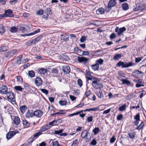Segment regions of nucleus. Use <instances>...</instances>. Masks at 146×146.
Listing matches in <instances>:
<instances>
[{"mask_svg":"<svg viewBox=\"0 0 146 146\" xmlns=\"http://www.w3.org/2000/svg\"><path fill=\"white\" fill-rule=\"evenodd\" d=\"M86 39V36H82L80 39V41L81 42H83L85 41Z\"/></svg>","mask_w":146,"mask_h":146,"instance_id":"49","label":"nucleus"},{"mask_svg":"<svg viewBox=\"0 0 146 146\" xmlns=\"http://www.w3.org/2000/svg\"><path fill=\"white\" fill-rule=\"evenodd\" d=\"M5 31L4 27L2 25L0 26V33L1 34L4 33Z\"/></svg>","mask_w":146,"mask_h":146,"instance_id":"45","label":"nucleus"},{"mask_svg":"<svg viewBox=\"0 0 146 146\" xmlns=\"http://www.w3.org/2000/svg\"><path fill=\"white\" fill-rule=\"evenodd\" d=\"M26 116L27 117H32L33 116H34V112H30L29 110H28L27 112L26 113Z\"/></svg>","mask_w":146,"mask_h":146,"instance_id":"35","label":"nucleus"},{"mask_svg":"<svg viewBox=\"0 0 146 146\" xmlns=\"http://www.w3.org/2000/svg\"><path fill=\"white\" fill-rule=\"evenodd\" d=\"M122 9L125 11L128 10L129 8V6L127 3H123L122 5Z\"/></svg>","mask_w":146,"mask_h":146,"instance_id":"27","label":"nucleus"},{"mask_svg":"<svg viewBox=\"0 0 146 146\" xmlns=\"http://www.w3.org/2000/svg\"><path fill=\"white\" fill-rule=\"evenodd\" d=\"M116 4V1L115 0H110L108 3V7L109 8L113 7L115 6Z\"/></svg>","mask_w":146,"mask_h":146,"instance_id":"17","label":"nucleus"},{"mask_svg":"<svg viewBox=\"0 0 146 146\" xmlns=\"http://www.w3.org/2000/svg\"><path fill=\"white\" fill-rule=\"evenodd\" d=\"M62 122V120L61 119H59L57 120H55V125H59Z\"/></svg>","mask_w":146,"mask_h":146,"instance_id":"53","label":"nucleus"},{"mask_svg":"<svg viewBox=\"0 0 146 146\" xmlns=\"http://www.w3.org/2000/svg\"><path fill=\"white\" fill-rule=\"evenodd\" d=\"M8 88L5 85H2L0 88V92L1 94H5L7 92Z\"/></svg>","mask_w":146,"mask_h":146,"instance_id":"8","label":"nucleus"},{"mask_svg":"<svg viewBox=\"0 0 146 146\" xmlns=\"http://www.w3.org/2000/svg\"><path fill=\"white\" fill-rule=\"evenodd\" d=\"M133 76L137 78H142L144 75V73L139 70H135L132 73Z\"/></svg>","mask_w":146,"mask_h":146,"instance_id":"3","label":"nucleus"},{"mask_svg":"<svg viewBox=\"0 0 146 146\" xmlns=\"http://www.w3.org/2000/svg\"><path fill=\"white\" fill-rule=\"evenodd\" d=\"M144 123L141 122V123L137 127L136 129L140 130L142 129L144 126Z\"/></svg>","mask_w":146,"mask_h":146,"instance_id":"48","label":"nucleus"},{"mask_svg":"<svg viewBox=\"0 0 146 146\" xmlns=\"http://www.w3.org/2000/svg\"><path fill=\"white\" fill-rule=\"evenodd\" d=\"M17 79V81L19 83H21L23 82L22 78L21 76H17L16 77Z\"/></svg>","mask_w":146,"mask_h":146,"instance_id":"43","label":"nucleus"},{"mask_svg":"<svg viewBox=\"0 0 146 146\" xmlns=\"http://www.w3.org/2000/svg\"><path fill=\"white\" fill-rule=\"evenodd\" d=\"M17 0H10L9 1V3L11 5H13L17 3Z\"/></svg>","mask_w":146,"mask_h":146,"instance_id":"50","label":"nucleus"},{"mask_svg":"<svg viewBox=\"0 0 146 146\" xmlns=\"http://www.w3.org/2000/svg\"><path fill=\"white\" fill-rule=\"evenodd\" d=\"M122 82V84H126L127 85H129L131 84L130 82L127 79H123L120 80Z\"/></svg>","mask_w":146,"mask_h":146,"instance_id":"30","label":"nucleus"},{"mask_svg":"<svg viewBox=\"0 0 146 146\" xmlns=\"http://www.w3.org/2000/svg\"><path fill=\"white\" fill-rule=\"evenodd\" d=\"M4 13L5 15V17H13L14 15L13 14V11L11 9L5 10Z\"/></svg>","mask_w":146,"mask_h":146,"instance_id":"5","label":"nucleus"},{"mask_svg":"<svg viewBox=\"0 0 146 146\" xmlns=\"http://www.w3.org/2000/svg\"><path fill=\"white\" fill-rule=\"evenodd\" d=\"M20 31H22V32L24 33L26 32V30L25 29V27L24 26H21L19 29Z\"/></svg>","mask_w":146,"mask_h":146,"instance_id":"58","label":"nucleus"},{"mask_svg":"<svg viewBox=\"0 0 146 146\" xmlns=\"http://www.w3.org/2000/svg\"><path fill=\"white\" fill-rule=\"evenodd\" d=\"M77 83L78 84L80 87H81L83 85L82 81L81 80V79H79L78 80Z\"/></svg>","mask_w":146,"mask_h":146,"instance_id":"54","label":"nucleus"},{"mask_svg":"<svg viewBox=\"0 0 146 146\" xmlns=\"http://www.w3.org/2000/svg\"><path fill=\"white\" fill-rule=\"evenodd\" d=\"M52 146H61L57 141H56L52 143Z\"/></svg>","mask_w":146,"mask_h":146,"instance_id":"52","label":"nucleus"},{"mask_svg":"<svg viewBox=\"0 0 146 146\" xmlns=\"http://www.w3.org/2000/svg\"><path fill=\"white\" fill-rule=\"evenodd\" d=\"M102 54V51H98L94 53V55L95 56H100Z\"/></svg>","mask_w":146,"mask_h":146,"instance_id":"51","label":"nucleus"},{"mask_svg":"<svg viewBox=\"0 0 146 146\" xmlns=\"http://www.w3.org/2000/svg\"><path fill=\"white\" fill-rule=\"evenodd\" d=\"M129 137L131 139H133L135 137V133L133 131H131L128 134Z\"/></svg>","mask_w":146,"mask_h":146,"instance_id":"22","label":"nucleus"},{"mask_svg":"<svg viewBox=\"0 0 146 146\" xmlns=\"http://www.w3.org/2000/svg\"><path fill=\"white\" fill-rule=\"evenodd\" d=\"M91 92L90 90H89L86 91L84 94V96L86 98L88 97L91 94Z\"/></svg>","mask_w":146,"mask_h":146,"instance_id":"47","label":"nucleus"},{"mask_svg":"<svg viewBox=\"0 0 146 146\" xmlns=\"http://www.w3.org/2000/svg\"><path fill=\"white\" fill-rule=\"evenodd\" d=\"M15 89L16 90L18 91H22L23 89L20 86H16L14 87Z\"/></svg>","mask_w":146,"mask_h":146,"instance_id":"44","label":"nucleus"},{"mask_svg":"<svg viewBox=\"0 0 146 146\" xmlns=\"http://www.w3.org/2000/svg\"><path fill=\"white\" fill-rule=\"evenodd\" d=\"M63 131V129H61L58 131H54V134L55 135H59L62 133Z\"/></svg>","mask_w":146,"mask_h":146,"instance_id":"46","label":"nucleus"},{"mask_svg":"<svg viewBox=\"0 0 146 146\" xmlns=\"http://www.w3.org/2000/svg\"><path fill=\"white\" fill-rule=\"evenodd\" d=\"M62 70L64 72L65 74H69L70 71V66H68L65 65L62 66Z\"/></svg>","mask_w":146,"mask_h":146,"instance_id":"11","label":"nucleus"},{"mask_svg":"<svg viewBox=\"0 0 146 146\" xmlns=\"http://www.w3.org/2000/svg\"><path fill=\"white\" fill-rule=\"evenodd\" d=\"M34 116L36 117H40L43 114V112L40 110H36L34 112Z\"/></svg>","mask_w":146,"mask_h":146,"instance_id":"12","label":"nucleus"},{"mask_svg":"<svg viewBox=\"0 0 146 146\" xmlns=\"http://www.w3.org/2000/svg\"><path fill=\"white\" fill-rule=\"evenodd\" d=\"M96 95L100 98H103L104 97L103 93L102 90H100L98 92L96 93Z\"/></svg>","mask_w":146,"mask_h":146,"instance_id":"23","label":"nucleus"},{"mask_svg":"<svg viewBox=\"0 0 146 146\" xmlns=\"http://www.w3.org/2000/svg\"><path fill=\"white\" fill-rule=\"evenodd\" d=\"M92 84L93 87L96 89H100L103 87L102 84L97 78H95L94 80L92 81Z\"/></svg>","mask_w":146,"mask_h":146,"instance_id":"1","label":"nucleus"},{"mask_svg":"<svg viewBox=\"0 0 146 146\" xmlns=\"http://www.w3.org/2000/svg\"><path fill=\"white\" fill-rule=\"evenodd\" d=\"M88 131H89L88 129L82 131L81 134V136L82 138L83 139H85L86 141L88 139Z\"/></svg>","mask_w":146,"mask_h":146,"instance_id":"7","label":"nucleus"},{"mask_svg":"<svg viewBox=\"0 0 146 146\" xmlns=\"http://www.w3.org/2000/svg\"><path fill=\"white\" fill-rule=\"evenodd\" d=\"M40 31V29H38L37 30L34 31L33 32L31 33H29L27 34L24 35H23V36H29L34 35V34H36V33H39Z\"/></svg>","mask_w":146,"mask_h":146,"instance_id":"25","label":"nucleus"},{"mask_svg":"<svg viewBox=\"0 0 146 146\" xmlns=\"http://www.w3.org/2000/svg\"><path fill=\"white\" fill-rule=\"evenodd\" d=\"M121 56V54H117L113 57V59L115 60H116L120 58Z\"/></svg>","mask_w":146,"mask_h":146,"instance_id":"39","label":"nucleus"},{"mask_svg":"<svg viewBox=\"0 0 146 146\" xmlns=\"http://www.w3.org/2000/svg\"><path fill=\"white\" fill-rule=\"evenodd\" d=\"M41 91L43 93L45 94L46 95H47L48 94V91L47 90L45 89H41Z\"/></svg>","mask_w":146,"mask_h":146,"instance_id":"61","label":"nucleus"},{"mask_svg":"<svg viewBox=\"0 0 146 146\" xmlns=\"http://www.w3.org/2000/svg\"><path fill=\"white\" fill-rule=\"evenodd\" d=\"M44 13L43 10L42 9H40L36 11V14L38 15H41L43 14Z\"/></svg>","mask_w":146,"mask_h":146,"instance_id":"41","label":"nucleus"},{"mask_svg":"<svg viewBox=\"0 0 146 146\" xmlns=\"http://www.w3.org/2000/svg\"><path fill=\"white\" fill-rule=\"evenodd\" d=\"M7 98L9 100H12L14 98L13 93L11 92H7Z\"/></svg>","mask_w":146,"mask_h":146,"instance_id":"15","label":"nucleus"},{"mask_svg":"<svg viewBox=\"0 0 146 146\" xmlns=\"http://www.w3.org/2000/svg\"><path fill=\"white\" fill-rule=\"evenodd\" d=\"M104 62V60L100 58L99 59L96 60L95 61V63L97 64L98 65H101Z\"/></svg>","mask_w":146,"mask_h":146,"instance_id":"29","label":"nucleus"},{"mask_svg":"<svg viewBox=\"0 0 146 146\" xmlns=\"http://www.w3.org/2000/svg\"><path fill=\"white\" fill-rule=\"evenodd\" d=\"M83 111V110H82L79 111L77 112L76 113H74L72 114H69L68 116H72L74 115H77L78 114H79V113H82Z\"/></svg>","mask_w":146,"mask_h":146,"instance_id":"42","label":"nucleus"},{"mask_svg":"<svg viewBox=\"0 0 146 146\" xmlns=\"http://www.w3.org/2000/svg\"><path fill=\"white\" fill-rule=\"evenodd\" d=\"M86 77L87 80V81L86 82V83L88 82L89 80H93L95 79V77H93L92 76L88 74V73H87V74L86 76Z\"/></svg>","mask_w":146,"mask_h":146,"instance_id":"21","label":"nucleus"},{"mask_svg":"<svg viewBox=\"0 0 146 146\" xmlns=\"http://www.w3.org/2000/svg\"><path fill=\"white\" fill-rule=\"evenodd\" d=\"M99 131L100 129L99 127H95L92 131V132L95 135H96Z\"/></svg>","mask_w":146,"mask_h":146,"instance_id":"38","label":"nucleus"},{"mask_svg":"<svg viewBox=\"0 0 146 146\" xmlns=\"http://www.w3.org/2000/svg\"><path fill=\"white\" fill-rule=\"evenodd\" d=\"M104 13V8H101L96 11V13L97 14H102Z\"/></svg>","mask_w":146,"mask_h":146,"instance_id":"24","label":"nucleus"},{"mask_svg":"<svg viewBox=\"0 0 146 146\" xmlns=\"http://www.w3.org/2000/svg\"><path fill=\"white\" fill-rule=\"evenodd\" d=\"M78 60L80 63H86L88 61V59L83 56H79L78 58Z\"/></svg>","mask_w":146,"mask_h":146,"instance_id":"13","label":"nucleus"},{"mask_svg":"<svg viewBox=\"0 0 146 146\" xmlns=\"http://www.w3.org/2000/svg\"><path fill=\"white\" fill-rule=\"evenodd\" d=\"M17 50L16 49H13L6 52L5 56L7 58H10L14 55L16 53Z\"/></svg>","mask_w":146,"mask_h":146,"instance_id":"4","label":"nucleus"},{"mask_svg":"<svg viewBox=\"0 0 146 146\" xmlns=\"http://www.w3.org/2000/svg\"><path fill=\"white\" fill-rule=\"evenodd\" d=\"M58 70L56 68H54L52 69L51 70V72L52 73L55 74H57L58 73Z\"/></svg>","mask_w":146,"mask_h":146,"instance_id":"57","label":"nucleus"},{"mask_svg":"<svg viewBox=\"0 0 146 146\" xmlns=\"http://www.w3.org/2000/svg\"><path fill=\"white\" fill-rule=\"evenodd\" d=\"M42 79L39 77H36L35 80V84L38 87L41 86L42 84Z\"/></svg>","mask_w":146,"mask_h":146,"instance_id":"9","label":"nucleus"},{"mask_svg":"<svg viewBox=\"0 0 146 146\" xmlns=\"http://www.w3.org/2000/svg\"><path fill=\"white\" fill-rule=\"evenodd\" d=\"M29 76L31 78L34 77L35 76V72L33 70L29 71L28 72Z\"/></svg>","mask_w":146,"mask_h":146,"instance_id":"34","label":"nucleus"},{"mask_svg":"<svg viewBox=\"0 0 146 146\" xmlns=\"http://www.w3.org/2000/svg\"><path fill=\"white\" fill-rule=\"evenodd\" d=\"M17 131H12L9 132L7 135L6 138L7 139H9L11 138L14 135H15L16 133H18Z\"/></svg>","mask_w":146,"mask_h":146,"instance_id":"10","label":"nucleus"},{"mask_svg":"<svg viewBox=\"0 0 146 146\" xmlns=\"http://www.w3.org/2000/svg\"><path fill=\"white\" fill-rule=\"evenodd\" d=\"M126 104H123L121 106H120L119 109V110L121 111H123L125 110L127 108Z\"/></svg>","mask_w":146,"mask_h":146,"instance_id":"36","label":"nucleus"},{"mask_svg":"<svg viewBox=\"0 0 146 146\" xmlns=\"http://www.w3.org/2000/svg\"><path fill=\"white\" fill-rule=\"evenodd\" d=\"M18 28L15 27H12L10 28V32L12 33H15L17 32Z\"/></svg>","mask_w":146,"mask_h":146,"instance_id":"33","label":"nucleus"},{"mask_svg":"<svg viewBox=\"0 0 146 146\" xmlns=\"http://www.w3.org/2000/svg\"><path fill=\"white\" fill-rule=\"evenodd\" d=\"M59 103L60 106H63L66 104L67 102L66 100H60L59 101Z\"/></svg>","mask_w":146,"mask_h":146,"instance_id":"40","label":"nucleus"},{"mask_svg":"<svg viewBox=\"0 0 146 146\" xmlns=\"http://www.w3.org/2000/svg\"><path fill=\"white\" fill-rule=\"evenodd\" d=\"M8 49V47L7 46H4L0 47V52H5Z\"/></svg>","mask_w":146,"mask_h":146,"instance_id":"31","label":"nucleus"},{"mask_svg":"<svg viewBox=\"0 0 146 146\" xmlns=\"http://www.w3.org/2000/svg\"><path fill=\"white\" fill-rule=\"evenodd\" d=\"M47 70L44 68H41L38 69V73L41 75H44Z\"/></svg>","mask_w":146,"mask_h":146,"instance_id":"19","label":"nucleus"},{"mask_svg":"<svg viewBox=\"0 0 146 146\" xmlns=\"http://www.w3.org/2000/svg\"><path fill=\"white\" fill-rule=\"evenodd\" d=\"M135 65V64L131 62L128 63L124 62L121 61H119L116 64V66L119 67L121 66V68H127Z\"/></svg>","mask_w":146,"mask_h":146,"instance_id":"2","label":"nucleus"},{"mask_svg":"<svg viewBox=\"0 0 146 146\" xmlns=\"http://www.w3.org/2000/svg\"><path fill=\"white\" fill-rule=\"evenodd\" d=\"M19 109L21 112L22 113H24L25 112V111L27 110V108L24 105L21 106Z\"/></svg>","mask_w":146,"mask_h":146,"instance_id":"28","label":"nucleus"},{"mask_svg":"<svg viewBox=\"0 0 146 146\" xmlns=\"http://www.w3.org/2000/svg\"><path fill=\"white\" fill-rule=\"evenodd\" d=\"M97 109L95 108H92L90 109H87L85 110L84 111V112H86L87 111H96V110H97ZM84 111V110H83Z\"/></svg>","mask_w":146,"mask_h":146,"instance_id":"55","label":"nucleus"},{"mask_svg":"<svg viewBox=\"0 0 146 146\" xmlns=\"http://www.w3.org/2000/svg\"><path fill=\"white\" fill-rule=\"evenodd\" d=\"M23 124L26 127H30V124L26 119L23 121Z\"/></svg>","mask_w":146,"mask_h":146,"instance_id":"32","label":"nucleus"},{"mask_svg":"<svg viewBox=\"0 0 146 146\" xmlns=\"http://www.w3.org/2000/svg\"><path fill=\"white\" fill-rule=\"evenodd\" d=\"M20 122V119L18 116H15L14 118L13 122L16 125H18Z\"/></svg>","mask_w":146,"mask_h":146,"instance_id":"20","label":"nucleus"},{"mask_svg":"<svg viewBox=\"0 0 146 146\" xmlns=\"http://www.w3.org/2000/svg\"><path fill=\"white\" fill-rule=\"evenodd\" d=\"M60 59L62 61H66L68 59V57L67 55L66 54H62L60 55L59 56Z\"/></svg>","mask_w":146,"mask_h":146,"instance_id":"16","label":"nucleus"},{"mask_svg":"<svg viewBox=\"0 0 146 146\" xmlns=\"http://www.w3.org/2000/svg\"><path fill=\"white\" fill-rule=\"evenodd\" d=\"M41 134V133L38 131V132L34 134L33 137H31L29 139V141L31 142H32L35 139V138L36 139Z\"/></svg>","mask_w":146,"mask_h":146,"instance_id":"14","label":"nucleus"},{"mask_svg":"<svg viewBox=\"0 0 146 146\" xmlns=\"http://www.w3.org/2000/svg\"><path fill=\"white\" fill-rule=\"evenodd\" d=\"M93 117L92 116H90L87 118V121L89 122H91L93 121Z\"/></svg>","mask_w":146,"mask_h":146,"instance_id":"62","label":"nucleus"},{"mask_svg":"<svg viewBox=\"0 0 146 146\" xmlns=\"http://www.w3.org/2000/svg\"><path fill=\"white\" fill-rule=\"evenodd\" d=\"M60 38L62 40L66 42L68 41L69 39L68 36L66 34L61 35L60 36Z\"/></svg>","mask_w":146,"mask_h":146,"instance_id":"18","label":"nucleus"},{"mask_svg":"<svg viewBox=\"0 0 146 146\" xmlns=\"http://www.w3.org/2000/svg\"><path fill=\"white\" fill-rule=\"evenodd\" d=\"M116 140V139L115 138L114 136H113L110 139V142L111 143H113L115 140Z\"/></svg>","mask_w":146,"mask_h":146,"instance_id":"63","label":"nucleus"},{"mask_svg":"<svg viewBox=\"0 0 146 146\" xmlns=\"http://www.w3.org/2000/svg\"><path fill=\"white\" fill-rule=\"evenodd\" d=\"M126 30V29L124 27L119 28L118 27H116L115 29V32L117 33L118 35L119 36L121 35L122 33L125 32Z\"/></svg>","mask_w":146,"mask_h":146,"instance_id":"6","label":"nucleus"},{"mask_svg":"<svg viewBox=\"0 0 146 146\" xmlns=\"http://www.w3.org/2000/svg\"><path fill=\"white\" fill-rule=\"evenodd\" d=\"M91 67L92 68L94 71L98 70L99 69V66L96 63L95 64L92 65Z\"/></svg>","mask_w":146,"mask_h":146,"instance_id":"26","label":"nucleus"},{"mask_svg":"<svg viewBox=\"0 0 146 146\" xmlns=\"http://www.w3.org/2000/svg\"><path fill=\"white\" fill-rule=\"evenodd\" d=\"M140 94L139 96V97L140 98H142L143 96L146 94V93L145 91H143L140 92Z\"/></svg>","mask_w":146,"mask_h":146,"instance_id":"56","label":"nucleus"},{"mask_svg":"<svg viewBox=\"0 0 146 146\" xmlns=\"http://www.w3.org/2000/svg\"><path fill=\"white\" fill-rule=\"evenodd\" d=\"M141 64H143L142 66H146V59L143 60L141 63Z\"/></svg>","mask_w":146,"mask_h":146,"instance_id":"64","label":"nucleus"},{"mask_svg":"<svg viewBox=\"0 0 146 146\" xmlns=\"http://www.w3.org/2000/svg\"><path fill=\"white\" fill-rule=\"evenodd\" d=\"M46 131V129L43 126H42L41 128L39 130V132L41 133V134H42V132H44Z\"/></svg>","mask_w":146,"mask_h":146,"instance_id":"60","label":"nucleus"},{"mask_svg":"<svg viewBox=\"0 0 146 146\" xmlns=\"http://www.w3.org/2000/svg\"><path fill=\"white\" fill-rule=\"evenodd\" d=\"M123 118V115L121 114L118 115L117 118V120L119 121L121 120V119Z\"/></svg>","mask_w":146,"mask_h":146,"instance_id":"59","label":"nucleus"},{"mask_svg":"<svg viewBox=\"0 0 146 146\" xmlns=\"http://www.w3.org/2000/svg\"><path fill=\"white\" fill-rule=\"evenodd\" d=\"M95 108H97V110H96V111H98V110H100L101 111L102 110H103L105 108V107H104V105H101L100 106H99L98 107Z\"/></svg>","mask_w":146,"mask_h":146,"instance_id":"37","label":"nucleus"}]
</instances>
